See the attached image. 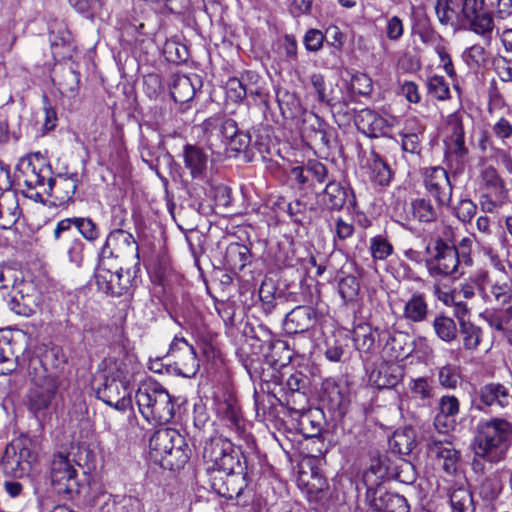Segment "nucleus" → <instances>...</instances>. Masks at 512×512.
<instances>
[{
  "label": "nucleus",
  "instance_id": "29",
  "mask_svg": "<svg viewBox=\"0 0 512 512\" xmlns=\"http://www.w3.org/2000/svg\"><path fill=\"white\" fill-rule=\"evenodd\" d=\"M424 126L416 118L406 121L405 127L400 132L401 148L404 153L417 156L421 152V136L424 133Z\"/></svg>",
  "mask_w": 512,
  "mask_h": 512
},
{
  "label": "nucleus",
  "instance_id": "64",
  "mask_svg": "<svg viewBox=\"0 0 512 512\" xmlns=\"http://www.w3.org/2000/svg\"><path fill=\"white\" fill-rule=\"evenodd\" d=\"M493 133L495 136L502 141L510 138L512 136V124L509 120L504 117H501L494 125H493Z\"/></svg>",
  "mask_w": 512,
  "mask_h": 512
},
{
  "label": "nucleus",
  "instance_id": "1",
  "mask_svg": "<svg viewBox=\"0 0 512 512\" xmlns=\"http://www.w3.org/2000/svg\"><path fill=\"white\" fill-rule=\"evenodd\" d=\"M18 181L23 183L25 197L42 201L43 192L54 198V205L66 206L73 201L77 189V175H62L52 177L51 167L38 157L22 158L18 165Z\"/></svg>",
  "mask_w": 512,
  "mask_h": 512
},
{
  "label": "nucleus",
  "instance_id": "20",
  "mask_svg": "<svg viewBox=\"0 0 512 512\" xmlns=\"http://www.w3.org/2000/svg\"><path fill=\"white\" fill-rule=\"evenodd\" d=\"M368 512H409V504L402 495L373 489H367Z\"/></svg>",
  "mask_w": 512,
  "mask_h": 512
},
{
  "label": "nucleus",
  "instance_id": "40",
  "mask_svg": "<svg viewBox=\"0 0 512 512\" xmlns=\"http://www.w3.org/2000/svg\"><path fill=\"white\" fill-rule=\"evenodd\" d=\"M408 388L416 399L426 401L434 397L435 388L431 381L426 377L410 379Z\"/></svg>",
  "mask_w": 512,
  "mask_h": 512
},
{
  "label": "nucleus",
  "instance_id": "4",
  "mask_svg": "<svg viewBox=\"0 0 512 512\" xmlns=\"http://www.w3.org/2000/svg\"><path fill=\"white\" fill-rule=\"evenodd\" d=\"M474 441L475 456L489 463L506 458L512 445V424L502 418L480 422Z\"/></svg>",
  "mask_w": 512,
  "mask_h": 512
},
{
  "label": "nucleus",
  "instance_id": "52",
  "mask_svg": "<svg viewBox=\"0 0 512 512\" xmlns=\"http://www.w3.org/2000/svg\"><path fill=\"white\" fill-rule=\"evenodd\" d=\"M4 201L8 202V204L10 205L5 207L4 203L0 202L3 211V213L0 215V220H4L3 223L0 222V226L2 228H8L17 222L18 217L20 215V210L14 198H11L9 201L6 198H4Z\"/></svg>",
  "mask_w": 512,
  "mask_h": 512
},
{
  "label": "nucleus",
  "instance_id": "3",
  "mask_svg": "<svg viewBox=\"0 0 512 512\" xmlns=\"http://www.w3.org/2000/svg\"><path fill=\"white\" fill-rule=\"evenodd\" d=\"M129 362L125 359L109 357L103 361L104 370L101 383L95 388L96 397L117 410H126L131 403L128 390Z\"/></svg>",
  "mask_w": 512,
  "mask_h": 512
},
{
  "label": "nucleus",
  "instance_id": "31",
  "mask_svg": "<svg viewBox=\"0 0 512 512\" xmlns=\"http://www.w3.org/2000/svg\"><path fill=\"white\" fill-rule=\"evenodd\" d=\"M403 316L406 320L420 323L428 316V303L424 293L415 292L407 300L403 309Z\"/></svg>",
  "mask_w": 512,
  "mask_h": 512
},
{
  "label": "nucleus",
  "instance_id": "46",
  "mask_svg": "<svg viewBox=\"0 0 512 512\" xmlns=\"http://www.w3.org/2000/svg\"><path fill=\"white\" fill-rule=\"evenodd\" d=\"M306 173L320 184L334 180L328 167L316 159H310L306 163Z\"/></svg>",
  "mask_w": 512,
  "mask_h": 512
},
{
  "label": "nucleus",
  "instance_id": "61",
  "mask_svg": "<svg viewBox=\"0 0 512 512\" xmlns=\"http://www.w3.org/2000/svg\"><path fill=\"white\" fill-rule=\"evenodd\" d=\"M306 203L301 200H295L294 202L287 204V213L294 223L302 224L304 220V214L306 212Z\"/></svg>",
  "mask_w": 512,
  "mask_h": 512
},
{
  "label": "nucleus",
  "instance_id": "48",
  "mask_svg": "<svg viewBox=\"0 0 512 512\" xmlns=\"http://www.w3.org/2000/svg\"><path fill=\"white\" fill-rule=\"evenodd\" d=\"M183 359L180 362L179 374L186 378H191L196 375L199 370V361L197 359L196 351L192 347L190 351L183 353Z\"/></svg>",
  "mask_w": 512,
  "mask_h": 512
},
{
  "label": "nucleus",
  "instance_id": "57",
  "mask_svg": "<svg viewBox=\"0 0 512 512\" xmlns=\"http://www.w3.org/2000/svg\"><path fill=\"white\" fill-rule=\"evenodd\" d=\"M350 86L353 93L366 96L372 91V80L367 74L357 73L352 76Z\"/></svg>",
  "mask_w": 512,
  "mask_h": 512
},
{
  "label": "nucleus",
  "instance_id": "12",
  "mask_svg": "<svg viewBox=\"0 0 512 512\" xmlns=\"http://www.w3.org/2000/svg\"><path fill=\"white\" fill-rule=\"evenodd\" d=\"M461 14L470 31L490 42L495 22L485 0H462Z\"/></svg>",
  "mask_w": 512,
  "mask_h": 512
},
{
  "label": "nucleus",
  "instance_id": "17",
  "mask_svg": "<svg viewBox=\"0 0 512 512\" xmlns=\"http://www.w3.org/2000/svg\"><path fill=\"white\" fill-rule=\"evenodd\" d=\"M424 185L427 192L434 198L438 207L448 206L452 198V184L447 171L440 167L426 168Z\"/></svg>",
  "mask_w": 512,
  "mask_h": 512
},
{
  "label": "nucleus",
  "instance_id": "14",
  "mask_svg": "<svg viewBox=\"0 0 512 512\" xmlns=\"http://www.w3.org/2000/svg\"><path fill=\"white\" fill-rule=\"evenodd\" d=\"M57 390L58 385L51 377L36 381L26 395L28 411L37 419L44 418L49 413Z\"/></svg>",
  "mask_w": 512,
  "mask_h": 512
},
{
  "label": "nucleus",
  "instance_id": "25",
  "mask_svg": "<svg viewBox=\"0 0 512 512\" xmlns=\"http://www.w3.org/2000/svg\"><path fill=\"white\" fill-rule=\"evenodd\" d=\"M378 337L385 341L383 350L391 359H403L412 352L410 337L406 333L383 330Z\"/></svg>",
  "mask_w": 512,
  "mask_h": 512
},
{
  "label": "nucleus",
  "instance_id": "16",
  "mask_svg": "<svg viewBox=\"0 0 512 512\" xmlns=\"http://www.w3.org/2000/svg\"><path fill=\"white\" fill-rule=\"evenodd\" d=\"M73 227L90 243H94L100 237V228L90 217H72L57 222L53 230L54 241L56 243H62L68 240L71 234H73Z\"/></svg>",
  "mask_w": 512,
  "mask_h": 512
},
{
  "label": "nucleus",
  "instance_id": "41",
  "mask_svg": "<svg viewBox=\"0 0 512 512\" xmlns=\"http://www.w3.org/2000/svg\"><path fill=\"white\" fill-rule=\"evenodd\" d=\"M426 87L428 94L436 100L445 101L451 97L449 84L443 76L434 75L429 77Z\"/></svg>",
  "mask_w": 512,
  "mask_h": 512
},
{
  "label": "nucleus",
  "instance_id": "42",
  "mask_svg": "<svg viewBox=\"0 0 512 512\" xmlns=\"http://www.w3.org/2000/svg\"><path fill=\"white\" fill-rule=\"evenodd\" d=\"M65 244L69 261L75 264L77 267L81 266L84 260L85 249V244L83 241L71 234L68 240L63 241L62 243H57L58 246H63Z\"/></svg>",
  "mask_w": 512,
  "mask_h": 512
},
{
  "label": "nucleus",
  "instance_id": "39",
  "mask_svg": "<svg viewBox=\"0 0 512 512\" xmlns=\"http://www.w3.org/2000/svg\"><path fill=\"white\" fill-rule=\"evenodd\" d=\"M458 0H436L435 12L442 25L453 24L458 18Z\"/></svg>",
  "mask_w": 512,
  "mask_h": 512
},
{
  "label": "nucleus",
  "instance_id": "35",
  "mask_svg": "<svg viewBox=\"0 0 512 512\" xmlns=\"http://www.w3.org/2000/svg\"><path fill=\"white\" fill-rule=\"evenodd\" d=\"M432 326L436 335L444 342L450 343L457 338V326L450 317L439 315L433 320Z\"/></svg>",
  "mask_w": 512,
  "mask_h": 512
},
{
  "label": "nucleus",
  "instance_id": "2",
  "mask_svg": "<svg viewBox=\"0 0 512 512\" xmlns=\"http://www.w3.org/2000/svg\"><path fill=\"white\" fill-rule=\"evenodd\" d=\"M436 410L434 426L438 430V435L430 437L427 447L443 471L453 475L457 472L460 454L446 432L453 429L456 424V416L460 411L459 399L454 395H443L438 400Z\"/></svg>",
  "mask_w": 512,
  "mask_h": 512
},
{
  "label": "nucleus",
  "instance_id": "34",
  "mask_svg": "<svg viewBox=\"0 0 512 512\" xmlns=\"http://www.w3.org/2000/svg\"><path fill=\"white\" fill-rule=\"evenodd\" d=\"M460 335L462 337L463 347L466 350H476L483 337L482 328L470 321H461L459 326Z\"/></svg>",
  "mask_w": 512,
  "mask_h": 512
},
{
  "label": "nucleus",
  "instance_id": "62",
  "mask_svg": "<svg viewBox=\"0 0 512 512\" xmlns=\"http://www.w3.org/2000/svg\"><path fill=\"white\" fill-rule=\"evenodd\" d=\"M404 32L402 20L398 16H393L387 21L386 35L390 40H399Z\"/></svg>",
  "mask_w": 512,
  "mask_h": 512
},
{
  "label": "nucleus",
  "instance_id": "30",
  "mask_svg": "<svg viewBox=\"0 0 512 512\" xmlns=\"http://www.w3.org/2000/svg\"><path fill=\"white\" fill-rule=\"evenodd\" d=\"M183 159L184 165L190 171L192 178H199L204 174L207 168L208 155L202 148L191 144L185 145Z\"/></svg>",
  "mask_w": 512,
  "mask_h": 512
},
{
  "label": "nucleus",
  "instance_id": "32",
  "mask_svg": "<svg viewBox=\"0 0 512 512\" xmlns=\"http://www.w3.org/2000/svg\"><path fill=\"white\" fill-rule=\"evenodd\" d=\"M407 219L416 220L420 223H432L438 218V209L433 206L430 199L417 198L410 202Z\"/></svg>",
  "mask_w": 512,
  "mask_h": 512
},
{
  "label": "nucleus",
  "instance_id": "27",
  "mask_svg": "<svg viewBox=\"0 0 512 512\" xmlns=\"http://www.w3.org/2000/svg\"><path fill=\"white\" fill-rule=\"evenodd\" d=\"M478 396L480 402L488 407L507 408L512 403L510 390L501 383L491 382L481 386Z\"/></svg>",
  "mask_w": 512,
  "mask_h": 512
},
{
  "label": "nucleus",
  "instance_id": "6",
  "mask_svg": "<svg viewBox=\"0 0 512 512\" xmlns=\"http://www.w3.org/2000/svg\"><path fill=\"white\" fill-rule=\"evenodd\" d=\"M142 416L154 425L169 423L175 414V405L168 391L155 381L142 383L135 395Z\"/></svg>",
  "mask_w": 512,
  "mask_h": 512
},
{
  "label": "nucleus",
  "instance_id": "23",
  "mask_svg": "<svg viewBox=\"0 0 512 512\" xmlns=\"http://www.w3.org/2000/svg\"><path fill=\"white\" fill-rule=\"evenodd\" d=\"M317 313L310 306L300 305L286 314L283 327L287 334H300L314 327Z\"/></svg>",
  "mask_w": 512,
  "mask_h": 512
},
{
  "label": "nucleus",
  "instance_id": "59",
  "mask_svg": "<svg viewBox=\"0 0 512 512\" xmlns=\"http://www.w3.org/2000/svg\"><path fill=\"white\" fill-rule=\"evenodd\" d=\"M324 34L318 29H309L304 35V45L308 51L317 52L323 46Z\"/></svg>",
  "mask_w": 512,
  "mask_h": 512
},
{
  "label": "nucleus",
  "instance_id": "50",
  "mask_svg": "<svg viewBox=\"0 0 512 512\" xmlns=\"http://www.w3.org/2000/svg\"><path fill=\"white\" fill-rule=\"evenodd\" d=\"M310 83L319 102L326 103L328 105L333 104L334 98L332 97L331 92L327 91L325 79L322 74H312L310 76Z\"/></svg>",
  "mask_w": 512,
  "mask_h": 512
},
{
  "label": "nucleus",
  "instance_id": "26",
  "mask_svg": "<svg viewBox=\"0 0 512 512\" xmlns=\"http://www.w3.org/2000/svg\"><path fill=\"white\" fill-rule=\"evenodd\" d=\"M204 132L208 138L216 137L226 141V144L239 132L237 123L224 115H215L203 122Z\"/></svg>",
  "mask_w": 512,
  "mask_h": 512
},
{
  "label": "nucleus",
  "instance_id": "45",
  "mask_svg": "<svg viewBox=\"0 0 512 512\" xmlns=\"http://www.w3.org/2000/svg\"><path fill=\"white\" fill-rule=\"evenodd\" d=\"M398 381V376L391 373L388 367L373 370L370 374V382L379 389L392 388Z\"/></svg>",
  "mask_w": 512,
  "mask_h": 512
},
{
  "label": "nucleus",
  "instance_id": "28",
  "mask_svg": "<svg viewBox=\"0 0 512 512\" xmlns=\"http://www.w3.org/2000/svg\"><path fill=\"white\" fill-rule=\"evenodd\" d=\"M202 82L197 75H174L171 84V96L177 103H186L192 100Z\"/></svg>",
  "mask_w": 512,
  "mask_h": 512
},
{
  "label": "nucleus",
  "instance_id": "7",
  "mask_svg": "<svg viewBox=\"0 0 512 512\" xmlns=\"http://www.w3.org/2000/svg\"><path fill=\"white\" fill-rule=\"evenodd\" d=\"M459 251L448 238L437 236L430 240L425 248L424 263L427 272L433 279L462 274Z\"/></svg>",
  "mask_w": 512,
  "mask_h": 512
},
{
  "label": "nucleus",
  "instance_id": "55",
  "mask_svg": "<svg viewBox=\"0 0 512 512\" xmlns=\"http://www.w3.org/2000/svg\"><path fill=\"white\" fill-rule=\"evenodd\" d=\"M19 272L8 265H0V290L12 288L14 291L18 285Z\"/></svg>",
  "mask_w": 512,
  "mask_h": 512
},
{
  "label": "nucleus",
  "instance_id": "8",
  "mask_svg": "<svg viewBox=\"0 0 512 512\" xmlns=\"http://www.w3.org/2000/svg\"><path fill=\"white\" fill-rule=\"evenodd\" d=\"M202 458L208 473H241L246 470L240 448L222 436L212 437L205 443Z\"/></svg>",
  "mask_w": 512,
  "mask_h": 512
},
{
  "label": "nucleus",
  "instance_id": "24",
  "mask_svg": "<svg viewBox=\"0 0 512 512\" xmlns=\"http://www.w3.org/2000/svg\"><path fill=\"white\" fill-rule=\"evenodd\" d=\"M224 476L211 479L212 489L226 499L238 498L247 487L246 471L223 473Z\"/></svg>",
  "mask_w": 512,
  "mask_h": 512
},
{
  "label": "nucleus",
  "instance_id": "33",
  "mask_svg": "<svg viewBox=\"0 0 512 512\" xmlns=\"http://www.w3.org/2000/svg\"><path fill=\"white\" fill-rule=\"evenodd\" d=\"M368 166L370 170V179L377 185L387 186L392 179V170L383 158L374 150L371 151Z\"/></svg>",
  "mask_w": 512,
  "mask_h": 512
},
{
  "label": "nucleus",
  "instance_id": "37",
  "mask_svg": "<svg viewBox=\"0 0 512 512\" xmlns=\"http://www.w3.org/2000/svg\"><path fill=\"white\" fill-rule=\"evenodd\" d=\"M450 503L454 512H474V502L471 492L459 487L450 494Z\"/></svg>",
  "mask_w": 512,
  "mask_h": 512
},
{
  "label": "nucleus",
  "instance_id": "36",
  "mask_svg": "<svg viewBox=\"0 0 512 512\" xmlns=\"http://www.w3.org/2000/svg\"><path fill=\"white\" fill-rule=\"evenodd\" d=\"M439 385L448 390H455L461 380L460 368L453 364H446L437 369Z\"/></svg>",
  "mask_w": 512,
  "mask_h": 512
},
{
  "label": "nucleus",
  "instance_id": "58",
  "mask_svg": "<svg viewBox=\"0 0 512 512\" xmlns=\"http://www.w3.org/2000/svg\"><path fill=\"white\" fill-rule=\"evenodd\" d=\"M331 230L334 232V237L343 241L350 238L354 233V226L351 222L344 220L342 217L334 219V228L329 224Z\"/></svg>",
  "mask_w": 512,
  "mask_h": 512
},
{
  "label": "nucleus",
  "instance_id": "10",
  "mask_svg": "<svg viewBox=\"0 0 512 512\" xmlns=\"http://www.w3.org/2000/svg\"><path fill=\"white\" fill-rule=\"evenodd\" d=\"M133 264L139 267V246L134 236L123 229H114L107 235L99 253V260Z\"/></svg>",
  "mask_w": 512,
  "mask_h": 512
},
{
  "label": "nucleus",
  "instance_id": "53",
  "mask_svg": "<svg viewBox=\"0 0 512 512\" xmlns=\"http://www.w3.org/2000/svg\"><path fill=\"white\" fill-rule=\"evenodd\" d=\"M490 293L499 304H508L512 300L510 281H495L491 285Z\"/></svg>",
  "mask_w": 512,
  "mask_h": 512
},
{
  "label": "nucleus",
  "instance_id": "56",
  "mask_svg": "<svg viewBox=\"0 0 512 512\" xmlns=\"http://www.w3.org/2000/svg\"><path fill=\"white\" fill-rule=\"evenodd\" d=\"M227 97L233 102H240L247 97L246 85L243 80L238 78H230L226 85Z\"/></svg>",
  "mask_w": 512,
  "mask_h": 512
},
{
  "label": "nucleus",
  "instance_id": "5",
  "mask_svg": "<svg viewBox=\"0 0 512 512\" xmlns=\"http://www.w3.org/2000/svg\"><path fill=\"white\" fill-rule=\"evenodd\" d=\"M190 449L175 429L161 428L149 440L150 458L164 469L177 470L189 460Z\"/></svg>",
  "mask_w": 512,
  "mask_h": 512
},
{
  "label": "nucleus",
  "instance_id": "60",
  "mask_svg": "<svg viewBox=\"0 0 512 512\" xmlns=\"http://www.w3.org/2000/svg\"><path fill=\"white\" fill-rule=\"evenodd\" d=\"M324 393L327 395L331 405L334 407H340L345 400L344 393L340 389V386L335 382H326L324 384Z\"/></svg>",
  "mask_w": 512,
  "mask_h": 512
},
{
  "label": "nucleus",
  "instance_id": "51",
  "mask_svg": "<svg viewBox=\"0 0 512 512\" xmlns=\"http://www.w3.org/2000/svg\"><path fill=\"white\" fill-rule=\"evenodd\" d=\"M512 319V306L487 314L485 320L489 326L498 331H504L505 325Z\"/></svg>",
  "mask_w": 512,
  "mask_h": 512
},
{
  "label": "nucleus",
  "instance_id": "47",
  "mask_svg": "<svg viewBox=\"0 0 512 512\" xmlns=\"http://www.w3.org/2000/svg\"><path fill=\"white\" fill-rule=\"evenodd\" d=\"M359 282L354 276H346L338 283V292L345 302L356 299L359 292Z\"/></svg>",
  "mask_w": 512,
  "mask_h": 512
},
{
  "label": "nucleus",
  "instance_id": "9",
  "mask_svg": "<svg viewBox=\"0 0 512 512\" xmlns=\"http://www.w3.org/2000/svg\"><path fill=\"white\" fill-rule=\"evenodd\" d=\"M126 264L104 259L98 261L95 278L100 290L113 296H121L136 285V268L133 271ZM139 267L137 268V270Z\"/></svg>",
  "mask_w": 512,
  "mask_h": 512
},
{
  "label": "nucleus",
  "instance_id": "18",
  "mask_svg": "<svg viewBox=\"0 0 512 512\" xmlns=\"http://www.w3.org/2000/svg\"><path fill=\"white\" fill-rule=\"evenodd\" d=\"M42 302L41 293L27 282H19L11 299V309L18 315L29 317L35 314Z\"/></svg>",
  "mask_w": 512,
  "mask_h": 512
},
{
  "label": "nucleus",
  "instance_id": "19",
  "mask_svg": "<svg viewBox=\"0 0 512 512\" xmlns=\"http://www.w3.org/2000/svg\"><path fill=\"white\" fill-rule=\"evenodd\" d=\"M51 481L57 487L59 493L71 494L77 486V470L70 463L69 459L57 454L51 462Z\"/></svg>",
  "mask_w": 512,
  "mask_h": 512
},
{
  "label": "nucleus",
  "instance_id": "15",
  "mask_svg": "<svg viewBox=\"0 0 512 512\" xmlns=\"http://www.w3.org/2000/svg\"><path fill=\"white\" fill-rule=\"evenodd\" d=\"M445 130L447 134L445 157L449 161L455 160L457 164H462L468 154V149L465 146L463 114L454 112L448 115Z\"/></svg>",
  "mask_w": 512,
  "mask_h": 512
},
{
  "label": "nucleus",
  "instance_id": "43",
  "mask_svg": "<svg viewBox=\"0 0 512 512\" xmlns=\"http://www.w3.org/2000/svg\"><path fill=\"white\" fill-rule=\"evenodd\" d=\"M15 350L14 344L8 335L0 333V366L1 370L4 369L11 371L15 363Z\"/></svg>",
  "mask_w": 512,
  "mask_h": 512
},
{
  "label": "nucleus",
  "instance_id": "44",
  "mask_svg": "<svg viewBox=\"0 0 512 512\" xmlns=\"http://www.w3.org/2000/svg\"><path fill=\"white\" fill-rule=\"evenodd\" d=\"M369 249L374 260H386L393 254V245L387 238L377 235L370 239Z\"/></svg>",
  "mask_w": 512,
  "mask_h": 512
},
{
  "label": "nucleus",
  "instance_id": "63",
  "mask_svg": "<svg viewBox=\"0 0 512 512\" xmlns=\"http://www.w3.org/2000/svg\"><path fill=\"white\" fill-rule=\"evenodd\" d=\"M471 246H472V239L469 237H464L461 239L456 246L459 251L460 256V262L462 265L465 266H471L472 265V258H471Z\"/></svg>",
  "mask_w": 512,
  "mask_h": 512
},
{
  "label": "nucleus",
  "instance_id": "38",
  "mask_svg": "<svg viewBox=\"0 0 512 512\" xmlns=\"http://www.w3.org/2000/svg\"><path fill=\"white\" fill-rule=\"evenodd\" d=\"M369 325L359 324L353 331V342L357 350L369 352L374 347L375 335Z\"/></svg>",
  "mask_w": 512,
  "mask_h": 512
},
{
  "label": "nucleus",
  "instance_id": "13",
  "mask_svg": "<svg viewBox=\"0 0 512 512\" xmlns=\"http://www.w3.org/2000/svg\"><path fill=\"white\" fill-rule=\"evenodd\" d=\"M34 459L26 440L18 438L7 445L0 466L6 475L20 478L30 471Z\"/></svg>",
  "mask_w": 512,
  "mask_h": 512
},
{
  "label": "nucleus",
  "instance_id": "49",
  "mask_svg": "<svg viewBox=\"0 0 512 512\" xmlns=\"http://www.w3.org/2000/svg\"><path fill=\"white\" fill-rule=\"evenodd\" d=\"M454 215L462 223H469L477 212L476 204L469 198L461 199L453 208Z\"/></svg>",
  "mask_w": 512,
  "mask_h": 512
},
{
  "label": "nucleus",
  "instance_id": "21",
  "mask_svg": "<svg viewBox=\"0 0 512 512\" xmlns=\"http://www.w3.org/2000/svg\"><path fill=\"white\" fill-rule=\"evenodd\" d=\"M358 129L371 138L388 136L394 118H385L370 109H363L355 119Z\"/></svg>",
  "mask_w": 512,
  "mask_h": 512
},
{
  "label": "nucleus",
  "instance_id": "54",
  "mask_svg": "<svg viewBox=\"0 0 512 512\" xmlns=\"http://www.w3.org/2000/svg\"><path fill=\"white\" fill-rule=\"evenodd\" d=\"M49 39L53 48L64 47L70 45L72 35L63 24H57L51 28Z\"/></svg>",
  "mask_w": 512,
  "mask_h": 512
},
{
  "label": "nucleus",
  "instance_id": "11",
  "mask_svg": "<svg viewBox=\"0 0 512 512\" xmlns=\"http://www.w3.org/2000/svg\"><path fill=\"white\" fill-rule=\"evenodd\" d=\"M480 205L484 212L494 213L508 201V190L497 170L487 166L481 171Z\"/></svg>",
  "mask_w": 512,
  "mask_h": 512
},
{
  "label": "nucleus",
  "instance_id": "22",
  "mask_svg": "<svg viewBox=\"0 0 512 512\" xmlns=\"http://www.w3.org/2000/svg\"><path fill=\"white\" fill-rule=\"evenodd\" d=\"M353 190L343 182L329 180L322 194L321 203L329 211H340L347 202H354Z\"/></svg>",
  "mask_w": 512,
  "mask_h": 512
}]
</instances>
